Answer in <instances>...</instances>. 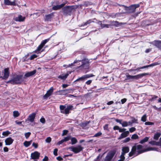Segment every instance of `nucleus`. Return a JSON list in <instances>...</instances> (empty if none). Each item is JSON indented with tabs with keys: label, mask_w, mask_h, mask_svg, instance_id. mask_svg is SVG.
<instances>
[{
	"label": "nucleus",
	"mask_w": 161,
	"mask_h": 161,
	"mask_svg": "<svg viewBox=\"0 0 161 161\" xmlns=\"http://www.w3.org/2000/svg\"><path fill=\"white\" fill-rule=\"evenodd\" d=\"M74 6H66L64 7L62 9L64 13L67 14L69 12H71L74 8Z\"/></svg>",
	"instance_id": "nucleus-12"
},
{
	"label": "nucleus",
	"mask_w": 161,
	"mask_h": 161,
	"mask_svg": "<svg viewBox=\"0 0 161 161\" xmlns=\"http://www.w3.org/2000/svg\"><path fill=\"white\" fill-rule=\"evenodd\" d=\"M5 4L6 5H15V2L10 1L9 0H4Z\"/></svg>",
	"instance_id": "nucleus-24"
},
{
	"label": "nucleus",
	"mask_w": 161,
	"mask_h": 161,
	"mask_svg": "<svg viewBox=\"0 0 161 161\" xmlns=\"http://www.w3.org/2000/svg\"><path fill=\"white\" fill-rule=\"evenodd\" d=\"M31 141H25L24 143V145L26 147L30 146L31 143Z\"/></svg>",
	"instance_id": "nucleus-30"
},
{
	"label": "nucleus",
	"mask_w": 161,
	"mask_h": 161,
	"mask_svg": "<svg viewBox=\"0 0 161 161\" xmlns=\"http://www.w3.org/2000/svg\"><path fill=\"white\" fill-rule=\"evenodd\" d=\"M126 130V129H125V128H119V132H124L125 131V130Z\"/></svg>",
	"instance_id": "nucleus-53"
},
{
	"label": "nucleus",
	"mask_w": 161,
	"mask_h": 161,
	"mask_svg": "<svg viewBox=\"0 0 161 161\" xmlns=\"http://www.w3.org/2000/svg\"><path fill=\"white\" fill-rule=\"evenodd\" d=\"M31 133L30 132L26 133L25 134V135L26 138H28L30 135Z\"/></svg>",
	"instance_id": "nucleus-49"
},
{
	"label": "nucleus",
	"mask_w": 161,
	"mask_h": 161,
	"mask_svg": "<svg viewBox=\"0 0 161 161\" xmlns=\"http://www.w3.org/2000/svg\"><path fill=\"white\" fill-rule=\"evenodd\" d=\"M32 146L34 147L35 148H37L38 147V144L37 143L33 142L32 143Z\"/></svg>",
	"instance_id": "nucleus-62"
},
{
	"label": "nucleus",
	"mask_w": 161,
	"mask_h": 161,
	"mask_svg": "<svg viewBox=\"0 0 161 161\" xmlns=\"http://www.w3.org/2000/svg\"><path fill=\"white\" fill-rule=\"evenodd\" d=\"M64 142V141L63 140V139H62L61 141H59L57 145H59L61 144H62V143H63Z\"/></svg>",
	"instance_id": "nucleus-57"
},
{
	"label": "nucleus",
	"mask_w": 161,
	"mask_h": 161,
	"mask_svg": "<svg viewBox=\"0 0 161 161\" xmlns=\"http://www.w3.org/2000/svg\"><path fill=\"white\" fill-rule=\"evenodd\" d=\"M161 134L159 132H157L155 134L154 136V139L156 140H157L158 138L160 136Z\"/></svg>",
	"instance_id": "nucleus-27"
},
{
	"label": "nucleus",
	"mask_w": 161,
	"mask_h": 161,
	"mask_svg": "<svg viewBox=\"0 0 161 161\" xmlns=\"http://www.w3.org/2000/svg\"><path fill=\"white\" fill-rule=\"evenodd\" d=\"M158 97L157 96H156L155 95H153V96L150 99V100L151 101H154L155 99Z\"/></svg>",
	"instance_id": "nucleus-56"
},
{
	"label": "nucleus",
	"mask_w": 161,
	"mask_h": 161,
	"mask_svg": "<svg viewBox=\"0 0 161 161\" xmlns=\"http://www.w3.org/2000/svg\"><path fill=\"white\" fill-rule=\"evenodd\" d=\"M140 6V5L139 4H133L129 7H126V10L128 11L129 13H132L134 12L136 9L139 7Z\"/></svg>",
	"instance_id": "nucleus-6"
},
{
	"label": "nucleus",
	"mask_w": 161,
	"mask_h": 161,
	"mask_svg": "<svg viewBox=\"0 0 161 161\" xmlns=\"http://www.w3.org/2000/svg\"><path fill=\"white\" fill-rule=\"evenodd\" d=\"M71 138V136H66V137H65L63 139L64 142H67L68 141H69V139H70Z\"/></svg>",
	"instance_id": "nucleus-40"
},
{
	"label": "nucleus",
	"mask_w": 161,
	"mask_h": 161,
	"mask_svg": "<svg viewBox=\"0 0 161 161\" xmlns=\"http://www.w3.org/2000/svg\"><path fill=\"white\" fill-rule=\"evenodd\" d=\"M23 81L21 75H17L14 79L11 81V82L13 84H16L20 83Z\"/></svg>",
	"instance_id": "nucleus-7"
},
{
	"label": "nucleus",
	"mask_w": 161,
	"mask_h": 161,
	"mask_svg": "<svg viewBox=\"0 0 161 161\" xmlns=\"http://www.w3.org/2000/svg\"><path fill=\"white\" fill-rule=\"evenodd\" d=\"M65 3H62L60 5H54L52 7V9L54 10H58L63 7Z\"/></svg>",
	"instance_id": "nucleus-21"
},
{
	"label": "nucleus",
	"mask_w": 161,
	"mask_h": 161,
	"mask_svg": "<svg viewBox=\"0 0 161 161\" xmlns=\"http://www.w3.org/2000/svg\"><path fill=\"white\" fill-rule=\"evenodd\" d=\"M112 24L116 26H118L119 25V22L117 21H113L112 22Z\"/></svg>",
	"instance_id": "nucleus-46"
},
{
	"label": "nucleus",
	"mask_w": 161,
	"mask_h": 161,
	"mask_svg": "<svg viewBox=\"0 0 161 161\" xmlns=\"http://www.w3.org/2000/svg\"><path fill=\"white\" fill-rule=\"evenodd\" d=\"M158 142H157L155 141H152L149 142V143L153 145H156L158 146L159 145L158 144Z\"/></svg>",
	"instance_id": "nucleus-29"
},
{
	"label": "nucleus",
	"mask_w": 161,
	"mask_h": 161,
	"mask_svg": "<svg viewBox=\"0 0 161 161\" xmlns=\"http://www.w3.org/2000/svg\"><path fill=\"white\" fill-rule=\"evenodd\" d=\"M36 72V70H34L32 71L26 72L24 75V76L25 77H28L34 75Z\"/></svg>",
	"instance_id": "nucleus-19"
},
{
	"label": "nucleus",
	"mask_w": 161,
	"mask_h": 161,
	"mask_svg": "<svg viewBox=\"0 0 161 161\" xmlns=\"http://www.w3.org/2000/svg\"><path fill=\"white\" fill-rule=\"evenodd\" d=\"M3 151L4 152H7L8 151V149L7 147H5L3 148Z\"/></svg>",
	"instance_id": "nucleus-64"
},
{
	"label": "nucleus",
	"mask_w": 161,
	"mask_h": 161,
	"mask_svg": "<svg viewBox=\"0 0 161 161\" xmlns=\"http://www.w3.org/2000/svg\"><path fill=\"white\" fill-rule=\"evenodd\" d=\"M69 149L75 153H77L82 151L83 148L80 145H78L75 147H71Z\"/></svg>",
	"instance_id": "nucleus-8"
},
{
	"label": "nucleus",
	"mask_w": 161,
	"mask_h": 161,
	"mask_svg": "<svg viewBox=\"0 0 161 161\" xmlns=\"http://www.w3.org/2000/svg\"><path fill=\"white\" fill-rule=\"evenodd\" d=\"M121 125L122 127H127L128 125V124L126 121H122Z\"/></svg>",
	"instance_id": "nucleus-33"
},
{
	"label": "nucleus",
	"mask_w": 161,
	"mask_h": 161,
	"mask_svg": "<svg viewBox=\"0 0 161 161\" xmlns=\"http://www.w3.org/2000/svg\"><path fill=\"white\" fill-rule=\"evenodd\" d=\"M93 22V21L92 20H88L86 22L84 23L83 26L86 25H87L89 24L91 22Z\"/></svg>",
	"instance_id": "nucleus-43"
},
{
	"label": "nucleus",
	"mask_w": 161,
	"mask_h": 161,
	"mask_svg": "<svg viewBox=\"0 0 161 161\" xmlns=\"http://www.w3.org/2000/svg\"><path fill=\"white\" fill-rule=\"evenodd\" d=\"M102 133L101 132H99L96 133L94 136V137H97L102 135Z\"/></svg>",
	"instance_id": "nucleus-47"
},
{
	"label": "nucleus",
	"mask_w": 161,
	"mask_h": 161,
	"mask_svg": "<svg viewBox=\"0 0 161 161\" xmlns=\"http://www.w3.org/2000/svg\"><path fill=\"white\" fill-rule=\"evenodd\" d=\"M115 121L116 122L119 123L121 125L122 123V120L117 119L115 120Z\"/></svg>",
	"instance_id": "nucleus-58"
},
{
	"label": "nucleus",
	"mask_w": 161,
	"mask_h": 161,
	"mask_svg": "<svg viewBox=\"0 0 161 161\" xmlns=\"http://www.w3.org/2000/svg\"><path fill=\"white\" fill-rule=\"evenodd\" d=\"M147 75V73H142L135 75H126V78L127 79V80H137L140 78H141L143 76H145Z\"/></svg>",
	"instance_id": "nucleus-4"
},
{
	"label": "nucleus",
	"mask_w": 161,
	"mask_h": 161,
	"mask_svg": "<svg viewBox=\"0 0 161 161\" xmlns=\"http://www.w3.org/2000/svg\"><path fill=\"white\" fill-rule=\"evenodd\" d=\"M129 134V131H126L122 133L120 136L119 137V139H121L123 138H125Z\"/></svg>",
	"instance_id": "nucleus-22"
},
{
	"label": "nucleus",
	"mask_w": 161,
	"mask_h": 161,
	"mask_svg": "<svg viewBox=\"0 0 161 161\" xmlns=\"http://www.w3.org/2000/svg\"><path fill=\"white\" fill-rule=\"evenodd\" d=\"M51 141V139L50 137H47L46 140V142L47 143L50 142Z\"/></svg>",
	"instance_id": "nucleus-52"
},
{
	"label": "nucleus",
	"mask_w": 161,
	"mask_h": 161,
	"mask_svg": "<svg viewBox=\"0 0 161 161\" xmlns=\"http://www.w3.org/2000/svg\"><path fill=\"white\" fill-rule=\"evenodd\" d=\"M122 152L121 153L120 157L122 158H125V153L129 152V147L127 146L123 147L122 149Z\"/></svg>",
	"instance_id": "nucleus-11"
},
{
	"label": "nucleus",
	"mask_w": 161,
	"mask_h": 161,
	"mask_svg": "<svg viewBox=\"0 0 161 161\" xmlns=\"http://www.w3.org/2000/svg\"><path fill=\"white\" fill-rule=\"evenodd\" d=\"M89 123V121H86L84 122L81 123L80 124V126L83 128L86 127Z\"/></svg>",
	"instance_id": "nucleus-26"
},
{
	"label": "nucleus",
	"mask_w": 161,
	"mask_h": 161,
	"mask_svg": "<svg viewBox=\"0 0 161 161\" xmlns=\"http://www.w3.org/2000/svg\"><path fill=\"white\" fill-rule=\"evenodd\" d=\"M150 66H151V64L149 65H147V66H145L141 67L140 68H138L136 69H131L129 70H128V71H129L130 72H132V71H135L138 70V69H143L144 68H148V67H150Z\"/></svg>",
	"instance_id": "nucleus-23"
},
{
	"label": "nucleus",
	"mask_w": 161,
	"mask_h": 161,
	"mask_svg": "<svg viewBox=\"0 0 161 161\" xmlns=\"http://www.w3.org/2000/svg\"><path fill=\"white\" fill-rule=\"evenodd\" d=\"M25 17H23L22 15H19L17 17H14V20L16 21L22 22L24 21Z\"/></svg>",
	"instance_id": "nucleus-17"
},
{
	"label": "nucleus",
	"mask_w": 161,
	"mask_h": 161,
	"mask_svg": "<svg viewBox=\"0 0 161 161\" xmlns=\"http://www.w3.org/2000/svg\"><path fill=\"white\" fill-rule=\"evenodd\" d=\"M58 151V149L57 148H55L53 150V154L55 156L57 155V151Z\"/></svg>",
	"instance_id": "nucleus-51"
},
{
	"label": "nucleus",
	"mask_w": 161,
	"mask_h": 161,
	"mask_svg": "<svg viewBox=\"0 0 161 161\" xmlns=\"http://www.w3.org/2000/svg\"><path fill=\"white\" fill-rule=\"evenodd\" d=\"M137 119H136L135 118L133 119L132 120V122L133 123H137Z\"/></svg>",
	"instance_id": "nucleus-63"
},
{
	"label": "nucleus",
	"mask_w": 161,
	"mask_h": 161,
	"mask_svg": "<svg viewBox=\"0 0 161 161\" xmlns=\"http://www.w3.org/2000/svg\"><path fill=\"white\" fill-rule=\"evenodd\" d=\"M147 116L146 114L144 115L141 118V120L143 122H145L146 121Z\"/></svg>",
	"instance_id": "nucleus-35"
},
{
	"label": "nucleus",
	"mask_w": 161,
	"mask_h": 161,
	"mask_svg": "<svg viewBox=\"0 0 161 161\" xmlns=\"http://www.w3.org/2000/svg\"><path fill=\"white\" fill-rule=\"evenodd\" d=\"M3 73L4 74V76H1V77L3 79H6L8 78L9 75V72L8 71V68H5L4 70Z\"/></svg>",
	"instance_id": "nucleus-16"
},
{
	"label": "nucleus",
	"mask_w": 161,
	"mask_h": 161,
	"mask_svg": "<svg viewBox=\"0 0 161 161\" xmlns=\"http://www.w3.org/2000/svg\"><path fill=\"white\" fill-rule=\"evenodd\" d=\"M149 138L148 137H146L143 139L141 140L140 143L141 144H143L144 143L147 142L149 139Z\"/></svg>",
	"instance_id": "nucleus-31"
},
{
	"label": "nucleus",
	"mask_w": 161,
	"mask_h": 161,
	"mask_svg": "<svg viewBox=\"0 0 161 161\" xmlns=\"http://www.w3.org/2000/svg\"><path fill=\"white\" fill-rule=\"evenodd\" d=\"M131 138L134 139H136L138 138V136L136 134H134L132 136Z\"/></svg>",
	"instance_id": "nucleus-38"
},
{
	"label": "nucleus",
	"mask_w": 161,
	"mask_h": 161,
	"mask_svg": "<svg viewBox=\"0 0 161 161\" xmlns=\"http://www.w3.org/2000/svg\"><path fill=\"white\" fill-rule=\"evenodd\" d=\"M10 133V132L8 131H4L3 132L2 134L4 136H7L8 134Z\"/></svg>",
	"instance_id": "nucleus-39"
},
{
	"label": "nucleus",
	"mask_w": 161,
	"mask_h": 161,
	"mask_svg": "<svg viewBox=\"0 0 161 161\" xmlns=\"http://www.w3.org/2000/svg\"><path fill=\"white\" fill-rule=\"evenodd\" d=\"M136 130V129L135 127H132L129 129V131L130 132L132 133V132L134 131H135Z\"/></svg>",
	"instance_id": "nucleus-45"
},
{
	"label": "nucleus",
	"mask_w": 161,
	"mask_h": 161,
	"mask_svg": "<svg viewBox=\"0 0 161 161\" xmlns=\"http://www.w3.org/2000/svg\"><path fill=\"white\" fill-rule=\"evenodd\" d=\"M110 26V25L108 24H101V26L102 28H108Z\"/></svg>",
	"instance_id": "nucleus-34"
},
{
	"label": "nucleus",
	"mask_w": 161,
	"mask_h": 161,
	"mask_svg": "<svg viewBox=\"0 0 161 161\" xmlns=\"http://www.w3.org/2000/svg\"><path fill=\"white\" fill-rule=\"evenodd\" d=\"M14 140L11 137L7 138L5 141L6 145H10L13 142Z\"/></svg>",
	"instance_id": "nucleus-20"
},
{
	"label": "nucleus",
	"mask_w": 161,
	"mask_h": 161,
	"mask_svg": "<svg viewBox=\"0 0 161 161\" xmlns=\"http://www.w3.org/2000/svg\"><path fill=\"white\" fill-rule=\"evenodd\" d=\"M150 43L156 46L159 49L161 50V41H154Z\"/></svg>",
	"instance_id": "nucleus-14"
},
{
	"label": "nucleus",
	"mask_w": 161,
	"mask_h": 161,
	"mask_svg": "<svg viewBox=\"0 0 161 161\" xmlns=\"http://www.w3.org/2000/svg\"><path fill=\"white\" fill-rule=\"evenodd\" d=\"M15 123L17 125H20L23 126L21 124L22 122H19L18 121L16 120L15 121Z\"/></svg>",
	"instance_id": "nucleus-59"
},
{
	"label": "nucleus",
	"mask_w": 161,
	"mask_h": 161,
	"mask_svg": "<svg viewBox=\"0 0 161 161\" xmlns=\"http://www.w3.org/2000/svg\"><path fill=\"white\" fill-rule=\"evenodd\" d=\"M70 139L71 141V144L72 145L75 144L77 142V140L75 137H72Z\"/></svg>",
	"instance_id": "nucleus-28"
},
{
	"label": "nucleus",
	"mask_w": 161,
	"mask_h": 161,
	"mask_svg": "<svg viewBox=\"0 0 161 161\" xmlns=\"http://www.w3.org/2000/svg\"><path fill=\"white\" fill-rule=\"evenodd\" d=\"M119 127L118 126H115L113 128L114 130H119Z\"/></svg>",
	"instance_id": "nucleus-61"
},
{
	"label": "nucleus",
	"mask_w": 161,
	"mask_h": 161,
	"mask_svg": "<svg viewBox=\"0 0 161 161\" xmlns=\"http://www.w3.org/2000/svg\"><path fill=\"white\" fill-rule=\"evenodd\" d=\"M85 80V79L84 76V75H83L82 77L77 79L76 80V81H78V80L84 81Z\"/></svg>",
	"instance_id": "nucleus-41"
},
{
	"label": "nucleus",
	"mask_w": 161,
	"mask_h": 161,
	"mask_svg": "<svg viewBox=\"0 0 161 161\" xmlns=\"http://www.w3.org/2000/svg\"><path fill=\"white\" fill-rule=\"evenodd\" d=\"M19 115V114L18 111H14L13 112V115L15 117H18Z\"/></svg>",
	"instance_id": "nucleus-36"
},
{
	"label": "nucleus",
	"mask_w": 161,
	"mask_h": 161,
	"mask_svg": "<svg viewBox=\"0 0 161 161\" xmlns=\"http://www.w3.org/2000/svg\"><path fill=\"white\" fill-rule=\"evenodd\" d=\"M127 101V99L126 98H124L122 99L121 100V101L122 104H124Z\"/></svg>",
	"instance_id": "nucleus-55"
},
{
	"label": "nucleus",
	"mask_w": 161,
	"mask_h": 161,
	"mask_svg": "<svg viewBox=\"0 0 161 161\" xmlns=\"http://www.w3.org/2000/svg\"><path fill=\"white\" fill-rule=\"evenodd\" d=\"M40 153L37 151H35L31 154V159H36L39 158Z\"/></svg>",
	"instance_id": "nucleus-15"
},
{
	"label": "nucleus",
	"mask_w": 161,
	"mask_h": 161,
	"mask_svg": "<svg viewBox=\"0 0 161 161\" xmlns=\"http://www.w3.org/2000/svg\"><path fill=\"white\" fill-rule=\"evenodd\" d=\"M53 91V87H51L48 90L44 96L43 99H47L48 97L50 96Z\"/></svg>",
	"instance_id": "nucleus-13"
},
{
	"label": "nucleus",
	"mask_w": 161,
	"mask_h": 161,
	"mask_svg": "<svg viewBox=\"0 0 161 161\" xmlns=\"http://www.w3.org/2000/svg\"><path fill=\"white\" fill-rule=\"evenodd\" d=\"M72 90L71 89L60 90L56 92L57 94L64 95L71 92Z\"/></svg>",
	"instance_id": "nucleus-10"
},
{
	"label": "nucleus",
	"mask_w": 161,
	"mask_h": 161,
	"mask_svg": "<svg viewBox=\"0 0 161 161\" xmlns=\"http://www.w3.org/2000/svg\"><path fill=\"white\" fill-rule=\"evenodd\" d=\"M36 116V114L35 113H33L31 114H30L28 117V118L26 119V121L29 120L31 122H33L35 119Z\"/></svg>",
	"instance_id": "nucleus-18"
},
{
	"label": "nucleus",
	"mask_w": 161,
	"mask_h": 161,
	"mask_svg": "<svg viewBox=\"0 0 161 161\" xmlns=\"http://www.w3.org/2000/svg\"><path fill=\"white\" fill-rule=\"evenodd\" d=\"M69 74L68 73L65 74H63L62 75H59L58 76V78L60 79L64 80L68 76Z\"/></svg>",
	"instance_id": "nucleus-25"
},
{
	"label": "nucleus",
	"mask_w": 161,
	"mask_h": 161,
	"mask_svg": "<svg viewBox=\"0 0 161 161\" xmlns=\"http://www.w3.org/2000/svg\"><path fill=\"white\" fill-rule=\"evenodd\" d=\"M48 160V158L47 156H45L44 158L43 159V161H47Z\"/></svg>",
	"instance_id": "nucleus-60"
},
{
	"label": "nucleus",
	"mask_w": 161,
	"mask_h": 161,
	"mask_svg": "<svg viewBox=\"0 0 161 161\" xmlns=\"http://www.w3.org/2000/svg\"><path fill=\"white\" fill-rule=\"evenodd\" d=\"M73 106L72 105H69L66 108V105H60L59 106V108L61 113L68 114L69 113V110L72 109Z\"/></svg>",
	"instance_id": "nucleus-3"
},
{
	"label": "nucleus",
	"mask_w": 161,
	"mask_h": 161,
	"mask_svg": "<svg viewBox=\"0 0 161 161\" xmlns=\"http://www.w3.org/2000/svg\"><path fill=\"white\" fill-rule=\"evenodd\" d=\"M80 62H81V65L77 67V69H79L83 70L89 68V64L88 59H85L81 61L80 60H75L74 63H78Z\"/></svg>",
	"instance_id": "nucleus-2"
},
{
	"label": "nucleus",
	"mask_w": 161,
	"mask_h": 161,
	"mask_svg": "<svg viewBox=\"0 0 161 161\" xmlns=\"http://www.w3.org/2000/svg\"><path fill=\"white\" fill-rule=\"evenodd\" d=\"M49 39H46L43 41L42 42L41 44L37 47V49L35 50L34 52L35 53H39L40 50L43 47L45 44L49 41Z\"/></svg>",
	"instance_id": "nucleus-9"
},
{
	"label": "nucleus",
	"mask_w": 161,
	"mask_h": 161,
	"mask_svg": "<svg viewBox=\"0 0 161 161\" xmlns=\"http://www.w3.org/2000/svg\"><path fill=\"white\" fill-rule=\"evenodd\" d=\"M130 137H127L123 141V142L124 143H126L130 141Z\"/></svg>",
	"instance_id": "nucleus-50"
},
{
	"label": "nucleus",
	"mask_w": 161,
	"mask_h": 161,
	"mask_svg": "<svg viewBox=\"0 0 161 161\" xmlns=\"http://www.w3.org/2000/svg\"><path fill=\"white\" fill-rule=\"evenodd\" d=\"M142 145H135L132 147L131 151L129 154V156L131 157L134 155H136L145 152L155 150L157 151L158 148L154 147H149L145 149H142Z\"/></svg>",
	"instance_id": "nucleus-1"
},
{
	"label": "nucleus",
	"mask_w": 161,
	"mask_h": 161,
	"mask_svg": "<svg viewBox=\"0 0 161 161\" xmlns=\"http://www.w3.org/2000/svg\"><path fill=\"white\" fill-rule=\"evenodd\" d=\"M115 153V151L112 150L109 151L105 158L104 161H110Z\"/></svg>",
	"instance_id": "nucleus-5"
},
{
	"label": "nucleus",
	"mask_w": 161,
	"mask_h": 161,
	"mask_svg": "<svg viewBox=\"0 0 161 161\" xmlns=\"http://www.w3.org/2000/svg\"><path fill=\"white\" fill-rule=\"evenodd\" d=\"M40 121L42 124H44L45 123V120L44 118H42L40 119Z\"/></svg>",
	"instance_id": "nucleus-54"
},
{
	"label": "nucleus",
	"mask_w": 161,
	"mask_h": 161,
	"mask_svg": "<svg viewBox=\"0 0 161 161\" xmlns=\"http://www.w3.org/2000/svg\"><path fill=\"white\" fill-rule=\"evenodd\" d=\"M145 124L146 125H152L154 124V123L153 122L148 121L146 122Z\"/></svg>",
	"instance_id": "nucleus-48"
},
{
	"label": "nucleus",
	"mask_w": 161,
	"mask_h": 161,
	"mask_svg": "<svg viewBox=\"0 0 161 161\" xmlns=\"http://www.w3.org/2000/svg\"><path fill=\"white\" fill-rule=\"evenodd\" d=\"M52 14H49L45 16V19L47 20H49L51 18Z\"/></svg>",
	"instance_id": "nucleus-32"
},
{
	"label": "nucleus",
	"mask_w": 161,
	"mask_h": 161,
	"mask_svg": "<svg viewBox=\"0 0 161 161\" xmlns=\"http://www.w3.org/2000/svg\"><path fill=\"white\" fill-rule=\"evenodd\" d=\"M85 78V79H86L87 78H90V77L93 76L94 75L92 74H87L84 75Z\"/></svg>",
	"instance_id": "nucleus-37"
},
{
	"label": "nucleus",
	"mask_w": 161,
	"mask_h": 161,
	"mask_svg": "<svg viewBox=\"0 0 161 161\" xmlns=\"http://www.w3.org/2000/svg\"><path fill=\"white\" fill-rule=\"evenodd\" d=\"M68 132V131L67 130H64L62 134V136H64L66 135L67 134Z\"/></svg>",
	"instance_id": "nucleus-44"
},
{
	"label": "nucleus",
	"mask_w": 161,
	"mask_h": 161,
	"mask_svg": "<svg viewBox=\"0 0 161 161\" xmlns=\"http://www.w3.org/2000/svg\"><path fill=\"white\" fill-rule=\"evenodd\" d=\"M37 57V56L35 54H33L31 56V57L30 58V59L31 60H32L34 58H36Z\"/></svg>",
	"instance_id": "nucleus-42"
}]
</instances>
